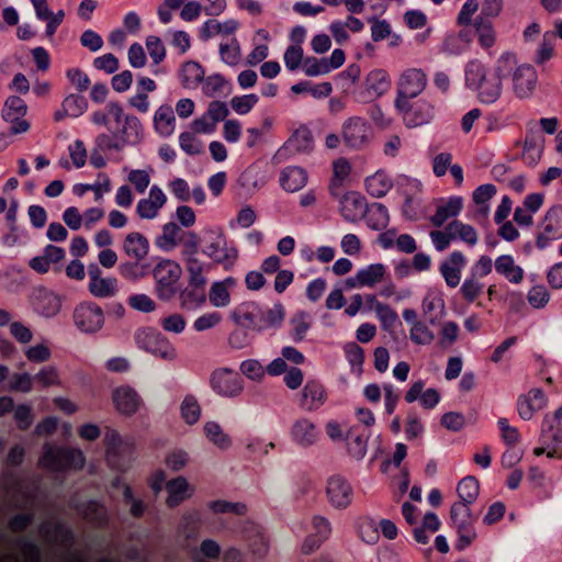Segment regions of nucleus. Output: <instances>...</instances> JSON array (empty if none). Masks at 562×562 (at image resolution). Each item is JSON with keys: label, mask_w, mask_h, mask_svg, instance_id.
<instances>
[{"label": "nucleus", "mask_w": 562, "mask_h": 562, "mask_svg": "<svg viewBox=\"0 0 562 562\" xmlns=\"http://www.w3.org/2000/svg\"><path fill=\"white\" fill-rule=\"evenodd\" d=\"M283 60L285 67L290 71L297 70L302 66V63L304 60V50L302 45L288 46L283 55Z\"/></svg>", "instance_id": "e2e57ef3"}, {"label": "nucleus", "mask_w": 562, "mask_h": 562, "mask_svg": "<svg viewBox=\"0 0 562 562\" xmlns=\"http://www.w3.org/2000/svg\"><path fill=\"white\" fill-rule=\"evenodd\" d=\"M90 293L95 297H111L117 292V279L114 277H102V271L97 266L89 267Z\"/></svg>", "instance_id": "b1692460"}, {"label": "nucleus", "mask_w": 562, "mask_h": 562, "mask_svg": "<svg viewBox=\"0 0 562 562\" xmlns=\"http://www.w3.org/2000/svg\"><path fill=\"white\" fill-rule=\"evenodd\" d=\"M85 462L86 459L80 449L57 448L46 443L44 446V453L38 461V465L47 471L60 472L82 469Z\"/></svg>", "instance_id": "39448f33"}, {"label": "nucleus", "mask_w": 562, "mask_h": 562, "mask_svg": "<svg viewBox=\"0 0 562 562\" xmlns=\"http://www.w3.org/2000/svg\"><path fill=\"white\" fill-rule=\"evenodd\" d=\"M548 404V397L541 389L535 387L517 398V412L521 419L530 420L536 413L542 411Z\"/></svg>", "instance_id": "412c9836"}, {"label": "nucleus", "mask_w": 562, "mask_h": 562, "mask_svg": "<svg viewBox=\"0 0 562 562\" xmlns=\"http://www.w3.org/2000/svg\"><path fill=\"white\" fill-rule=\"evenodd\" d=\"M505 0H465L458 15V26H472L479 45L486 52L495 46L497 33L493 23L504 11Z\"/></svg>", "instance_id": "f257e3e1"}, {"label": "nucleus", "mask_w": 562, "mask_h": 562, "mask_svg": "<svg viewBox=\"0 0 562 562\" xmlns=\"http://www.w3.org/2000/svg\"><path fill=\"white\" fill-rule=\"evenodd\" d=\"M167 203V195L156 184L151 186L148 198L140 199L136 205V214L142 220H153L159 215Z\"/></svg>", "instance_id": "5701e85b"}, {"label": "nucleus", "mask_w": 562, "mask_h": 562, "mask_svg": "<svg viewBox=\"0 0 562 562\" xmlns=\"http://www.w3.org/2000/svg\"><path fill=\"white\" fill-rule=\"evenodd\" d=\"M450 518L458 531V549L463 550L469 547L476 538L474 529V517L471 514L470 506L465 503H454L450 509Z\"/></svg>", "instance_id": "9d476101"}, {"label": "nucleus", "mask_w": 562, "mask_h": 562, "mask_svg": "<svg viewBox=\"0 0 562 562\" xmlns=\"http://www.w3.org/2000/svg\"><path fill=\"white\" fill-rule=\"evenodd\" d=\"M369 434L359 426H351L345 437L347 451L350 457L360 460L367 453Z\"/></svg>", "instance_id": "2f4dec72"}, {"label": "nucleus", "mask_w": 562, "mask_h": 562, "mask_svg": "<svg viewBox=\"0 0 562 562\" xmlns=\"http://www.w3.org/2000/svg\"><path fill=\"white\" fill-rule=\"evenodd\" d=\"M104 443L106 448V461L112 468L120 469L121 465L117 462V456L122 449L127 448L132 452V446L123 442L120 434L108 428L104 435Z\"/></svg>", "instance_id": "ea45409f"}, {"label": "nucleus", "mask_w": 562, "mask_h": 562, "mask_svg": "<svg viewBox=\"0 0 562 562\" xmlns=\"http://www.w3.org/2000/svg\"><path fill=\"white\" fill-rule=\"evenodd\" d=\"M83 519L101 526L105 519V508L97 502H89L82 509Z\"/></svg>", "instance_id": "0e129e2a"}, {"label": "nucleus", "mask_w": 562, "mask_h": 562, "mask_svg": "<svg viewBox=\"0 0 562 562\" xmlns=\"http://www.w3.org/2000/svg\"><path fill=\"white\" fill-rule=\"evenodd\" d=\"M211 385L223 396H236L243 391V380L231 369L215 370L211 376Z\"/></svg>", "instance_id": "aec40b11"}, {"label": "nucleus", "mask_w": 562, "mask_h": 562, "mask_svg": "<svg viewBox=\"0 0 562 562\" xmlns=\"http://www.w3.org/2000/svg\"><path fill=\"white\" fill-rule=\"evenodd\" d=\"M291 436L296 443L308 447L316 442L318 434L313 422L300 418L293 424Z\"/></svg>", "instance_id": "e433bc0d"}, {"label": "nucleus", "mask_w": 562, "mask_h": 562, "mask_svg": "<svg viewBox=\"0 0 562 562\" xmlns=\"http://www.w3.org/2000/svg\"><path fill=\"white\" fill-rule=\"evenodd\" d=\"M496 187L492 183H486L477 187L473 194L472 200L474 209L472 211V217L477 222L486 221L490 213V200L496 194Z\"/></svg>", "instance_id": "c756f323"}, {"label": "nucleus", "mask_w": 562, "mask_h": 562, "mask_svg": "<svg viewBox=\"0 0 562 562\" xmlns=\"http://www.w3.org/2000/svg\"><path fill=\"white\" fill-rule=\"evenodd\" d=\"M495 270L509 283L520 284L525 279L524 269L518 266L510 255H502L494 262Z\"/></svg>", "instance_id": "473e14b6"}, {"label": "nucleus", "mask_w": 562, "mask_h": 562, "mask_svg": "<svg viewBox=\"0 0 562 562\" xmlns=\"http://www.w3.org/2000/svg\"><path fill=\"white\" fill-rule=\"evenodd\" d=\"M326 496L335 508H347L352 502L353 490L345 477L333 475L326 484Z\"/></svg>", "instance_id": "6ab92c4d"}, {"label": "nucleus", "mask_w": 562, "mask_h": 562, "mask_svg": "<svg viewBox=\"0 0 562 562\" xmlns=\"http://www.w3.org/2000/svg\"><path fill=\"white\" fill-rule=\"evenodd\" d=\"M372 135L371 125L362 117H349L342 125V140L350 148H364L371 142Z\"/></svg>", "instance_id": "f8f14e48"}, {"label": "nucleus", "mask_w": 562, "mask_h": 562, "mask_svg": "<svg viewBox=\"0 0 562 562\" xmlns=\"http://www.w3.org/2000/svg\"><path fill=\"white\" fill-rule=\"evenodd\" d=\"M542 232L537 237V247L543 248L551 239L562 237V206H552L541 223Z\"/></svg>", "instance_id": "4be33fe9"}, {"label": "nucleus", "mask_w": 562, "mask_h": 562, "mask_svg": "<svg viewBox=\"0 0 562 562\" xmlns=\"http://www.w3.org/2000/svg\"><path fill=\"white\" fill-rule=\"evenodd\" d=\"M236 285V280L232 277L223 281L212 283L209 294L210 303L215 307H226L231 304V290Z\"/></svg>", "instance_id": "72a5a7b5"}, {"label": "nucleus", "mask_w": 562, "mask_h": 562, "mask_svg": "<svg viewBox=\"0 0 562 562\" xmlns=\"http://www.w3.org/2000/svg\"><path fill=\"white\" fill-rule=\"evenodd\" d=\"M368 211L366 198L357 191H348L339 199V213L341 217L351 224L363 220Z\"/></svg>", "instance_id": "f3484780"}, {"label": "nucleus", "mask_w": 562, "mask_h": 562, "mask_svg": "<svg viewBox=\"0 0 562 562\" xmlns=\"http://www.w3.org/2000/svg\"><path fill=\"white\" fill-rule=\"evenodd\" d=\"M427 74L420 68H407L401 72L396 82V98L394 101H404L416 98L427 87Z\"/></svg>", "instance_id": "9b49d317"}, {"label": "nucleus", "mask_w": 562, "mask_h": 562, "mask_svg": "<svg viewBox=\"0 0 562 562\" xmlns=\"http://www.w3.org/2000/svg\"><path fill=\"white\" fill-rule=\"evenodd\" d=\"M342 350L350 366L361 371L366 359L363 348L357 342L350 341L344 345Z\"/></svg>", "instance_id": "4d7b16f0"}, {"label": "nucleus", "mask_w": 562, "mask_h": 562, "mask_svg": "<svg viewBox=\"0 0 562 562\" xmlns=\"http://www.w3.org/2000/svg\"><path fill=\"white\" fill-rule=\"evenodd\" d=\"M450 229H452L454 240L460 239L470 247L476 245L479 240V234L476 229L461 221L452 220L450 222Z\"/></svg>", "instance_id": "8fccbe9b"}, {"label": "nucleus", "mask_w": 562, "mask_h": 562, "mask_svg": "<svg viewBox=\"0 0 562 562\" xmlns=\"http://www.w3.org/2000/svg\"><path fill=\"white\" fill-rule=\"evenodd\" d=\"M392 186V180L383 171H378L366 179V190L370 195L374 198H381L385 195Z\"/></svg>", "instance_id": "de8ad7c7"}, {"label": "nucleus", "mask_w": 562, "mask_h": 562, "mask_svg": "<svg viewBox=\"0 0 562 562\" xmlns=\"http://www.w3.org/2000/svg\"><path fill=\"white\" fill-rule=\"evenodd\" d=\"M204 431L207 438L220 448L224 449L231 445L228 436L223 432L218 424L214 422L206 423L204 426Z\"/></svg>", "instance_id": "338daca9"}, {"label": "nucleus", "mask_w": 562, "mask_h": 562, "mask_svg": "<svg viewBox=\"0 0 562 562\" xmlns=\"http://www.w3.org/2000/svg\"><path fill=\"white\" fill-rule=\"evenodd\" d=\"M66 252L64 248L47 245L43 254L40 256L33 257L29 261V267L38 274H45L50 270L52 265H57L65 259Z\"/></svg>", "instance_id": "c85d7f7f"}, {"label": "nucleus", "mask_w": 562, "mask_h": 562, "mask_svg": "<svg viewBox=\"0 0 562 562\" xmlns=\"http://www.w3.org/2000/svg\"><path fill=\"white\" fill-rule=\"evenodd\" d=\"M555 54V34L552 32H546L542 36V41L536 52L533 61L537 65H543L550 60Z\"/></svg>", "instance_id": "864d4df0"}, {"label": "nucleus", "mask_w": 562, "mask_h": 562, "mask_svg": "<svg viewBox=\"0 0 562 562\" xmlns=\"http://www.w3.org/2000/svg\"><path fill=\"white\" fill-rule=\"evenodd\" d=\"M201 241L200 236L192 231H183L176 222H168L162 225L161 233L156 236L155 245L165 252L173 251L181 247V254L187 250V245H194Z\"/></svg>", "instance_id": "0eeeda50"}, {"label": "nucleus", "mask_w": 562, "mask_h": 562, "mask_svg": "<svg viewBox=\"0 0 562 562\" xmlns=\"http://www.w3.org/2000/svg\"><path fill=\"white\" fill-rule=\"evenodd\" d=\"M284 316L285 310L281 303L274 304L271 308H262L256 302H245L233 312L237 324L257 331L280 327Z\"/></svg>", "instance_id": "7ed1b4c3"}, {"label": "nucleus", "mask_w": 562, "mask_h": 562, "mask_svg": "<svg viewBox=\"0 0 562 562\" xmlns=\"http://www.w3.org/2000/svg\"><path fill=\"white\" fill-rule=\"evenodd\" d=\"M145 45L150 59L155 65H159L166 58V47L160 37L149 35L146 37Z\"/></svg>", "instance_id": "052dcab7"}, {"label": "nucleus", "mask_w": 562, "mask_h": 562, "mask_svg": "<svg viewBox=\"0 0 562 562\" xmlns=\"http://www.w3.org/2000/svg\"><path fill=\"white\" fill-rule=\"evenodd\" d=\"M166 490L168 497L166 503L169 507H176L181 504L184 499L191 497L193 488L189 485L188 481L183 476H178L167 482Z\"/></svg>", "instance_id": "c9c22d12"}, {"label": "nucleus", "mask_w": 562, "mask_h": 562, "mask_svg": "<svg viewBox=\"0 0 562 562\" xmlns=\"http://www.w3.org/2000/svg\"><path fill=\"white\" fill-rule=\"evenodd\" d=\"M463 209V199L454 195L436 202L435 214L429 221L435 227H441L447 221L457 217Z\"/></svg>", "instance_id": "393cba45"}, {"label": "nucleus", "mask_w": 562, "mask_h": 562, "mask_svg": "<svg viewBox=\"0 0 562 562\" xmlns=\"http://www.w3.org/2000/svg\"><path fill=\"white\" fill-rule=\"evenodd\" d=\"M453 157L450 153H440L432 158V171L436 177H443L449 170L456 187L463 183V169L458 164H452Z\"/></svg>", "instance_id": "7c9ffc66"}, {"label": "nucleus", "mask_w": 562, "mask_h": 562, "mask_svg": "<svg viewBox=\"0 0 562 562\" xmlns=\"http://www.w3.org/2000/svg\"><path fill=\"white\" fill-rule=\"evenodd\" d=\"M495 72L499 77L510 78L512 91L519 99L529 98L536 91L538 85L536 68L529 64H518L514 53L505 52L498 57Z\"/></svg>", "instance_id": "f03ea898"}, {"label": "nucleus", "mask_w": 562, "mask_h": 562, "mask_svg": "<svg viewBox=\"0 0 562 562\" xmlns=\"http://www.w3.org/2000/svg\"><path fill=\"white\" fill-rule=\"evenodd\" d=\"M238 26L239 24L235 20L220 22L215 19H211L204 22L201 29V37L209 40L216 35H233L237 31Z\"/></svg>", "instance_id": "a19ab883"}, {"label": "nucleus", "mask_w": 562, "mask_h": 562, "mask_svg": "<svg viewBox=\"0 0 562 562\" xmlns=\"http://www.w3.org/2000/svg\"><path fill=\"white\" fill-rule=\"evenodd\" d=\"M497 425L501 431V437L507 446L515 447L520 441L521 436L519 430L516 427L510 426L507 418H499Z\"/></svg>", "instance_id": "69168bd1"}, {"label": "nucleus", "mask_w": 562, "mask_h": 562, "mask_svg": "<svg viewBox=\"0 0 562 562\" xmlns=\"http://www.w3.org/2000/svg\"><path fill=\"white\" fill-rule=\"evenodd\" d=\"M181 418L188 425H194L201 417V406L194 395L188 394L180 405Z\"/></svg>", "instance_id": "603ef678"}, {"label": "nucleus", "mask_w": 562, "mask_h": 562, "mask_svg": "<svg viewBox=\"0 0 562 562\" xmlns=\"http://www.w3.org/2000/svg\"><path fill=\"white\" fill-rule=\"evenodd\" d=\"M328 394L324 384L315 379H310L297 395V405L304 412H316L327 401Z\"/></svg>", "instance_id": "dca6fc26"}, {"label": "nucleus", "mask_w": 562, "mask_h": 562, "mask_svg": "<svg viewBox=\"0 0 562 562\" xmlns=\"http://www.w3.org/2000/svg\"><path fill=\"white\" fill-rule=\"evenodd\" d=\"M314 139L312 132L301 126L289 137L284 144V148L293 154L310 153L313 149Z\"/></svg>", "instance_id": "4c0bfd02"}, {"label": "nucleus", "mask_w": 562, "mask_h": 562, "mask_svg": "<svg viewBox=\"0 0 562 562\" xmlns=\"http://www.w3.org/2000/svg\"><path fill=\"white\" fill-rule=\"evenodd\" d=\"M27 113L25 101L18 95H10L4 101L2 119L11 124L10 133L13 135L26 133L31 124L24 119Z\"/></svg>", "instance_id": "ddd939ff"}, {"label": "nucleus", "mask_w": 562, "mask_h": 562, "mask_svg": "<svg viewBox=\"0 0 562 562\" xmlns=\"http://www.w3.org/2000/svg\"><path fill=\"white\" fill-rule=\"evenodd\" d=\"M201 241L194 245H187V250L181 254L187 272L188 282L206 284L205 273L212 268V263H204L198 257Z\"/></svg>", "instance_id": "a211bd4d"}, {"label": "nucleus", "mask_w": 562, "mask_h": 562, "mask_svg": "<svg viewBox=\"0 0 562 562\" xmlns=\"http://www.w3.org/2000/svg\"><path fill=\"white\" fill-rule=\"evenodd\" d=\"M175 114L170 105H161L155 112L154 125L161 136H169L175 131Z\"/></svg>", "instance_id": "a18cd8bd"}, {"label": "nucleus", "mask_w": 562, "mask_h": 562, "mask_svg": "<svg viewBox=\"0 0 562 562\" xmlns=\"http://www.w3.org/2000/svg\"><path fill=\"white\" fill-rule=\"evenodd\" d=\"M149 248V240L139 232L128 233L122 245L125 256L135 263L142 262L147 258Z\"/></svg>", "instance_id": "a878e982"}, {"label": "nucleus", "mask_w": 562, "mask_h": 562, "mask_svg": "<svg viewBox=\"0 0 562 562\" xmlns=\"http://www.w3.org/2000/svg\"><path fill=\"white\" fill-rule=\"evenodd\" d=\"M527 299L532 307L542 308L548 304L550 300V293L543 284H538L529 290Z\"/></svg>", "instance_id": "774afa93"}, {"label": "nucleus", "mask_w": 562, "mask_h": 562, "mask_svg": "<svg viewBox=\"0 0 562 562\" xmlns=\"http://www.w3.org/2000/svg\"><path fill=\"white\" fill-rule=\"evenodd\" d=\"M363 286L373 288L383 281L386 274V268L382 263H372L358 271Z\"/></svg>", "instance_id": "5fc2aeb1"}, {"label": "nucleus", "mask_w": 562, "mask_h": 562, "mask_svg": "<svg viewBox=\"0 0 562 562\" xmlns=\"http://www.w3.org/2000/svg\"><path fill=\"white\" fill-rule=\"evenodd\" d=\"M494 71V76L487 78L485 67L480 61H470L465 70V80L469 87L475 88L477 98L482 103L491 104L497 101L502 94V79Z\"/></svg>", "instance_id": "20e7f679"}, {"label": "nucleus", "mask_w": 562, "mask_h": 562, "mask_svg": "<svg viewBox=\"0 0 562 562\" xmlns=\"http://www.w3.org/2000/svg\"><path fill=\"white\" fill-rule=\"evenodd\" d=\"M484 293V284L474 276L467 278L460 286L459 294L467 304L482 306L480 297Z\"/></svg>", "instance_id": "c03bdc74"}, {"label": "nucleus", "mask_w": 562, "mask_h": 562, "mask_svg": "<svg viewBox=\"0 0 562 562\" xmlns=\"http://www.w3.org/2000/svg\"><path fill=\"white\" fill-rule=\"evenodd\" d=\"M351 172V165L346 158H338L333 162V176L328 184L329 194L338 198Z\"/></svg>", "instance_id": "58836bf2"}, {"label": "nucleus", "mask_w": 562, "mask_h": 562, "mask_svg": "<svg viewBox=\"0 0 562 562\" xmlns=\"http://www.w3.org/2000/svg\"><path fill=\"white\" fill-rule=\"evenodd\" d=\"M111 398L115 411L127 417L135 415L144 405L142 396L128 384L113 389Z\"/></svg>", "instance_id": "2eb2a0df"}, {"label": "nucleus", "mask_w": 562, "mask_h": 562, "mask_svg": "<svg viewBox=\"0 0 562 562\" xmlns=\"http://www.w3.org/2000/svg\"><path fill=\"white\" fill-rule=\"evenodd\" d=\"M363 218L368 227L373 231L384 229L390 221L387 209L381 203L368 204V211Z\"/></svg>", "instance_id": "49530a36"}, {"label": "nucleus", "mask_w": 562, "mask_h": 562, "mask_svg": "<svg viewBox=\"0 0 562 562\" xmlns=\"http://www.w3.org/2000/svg\"><path fill=\"white\" fill-rule=\"evenodd\" d=\"M541 436H548L552 441L562 443V406L544 416Z\"/></svg>", "instance_id": "37998d69"}, {"label": "nucleus", "mask_w": 562, "mask_h": 562, "mask_svg": "<svg viewBox=\"0 0 562 562\" xmlns=\"http://www.w3.org/2000/svg\"><path fill=\"white\" fill-rule=\"evenodd\" d=\"M135 342L138 348L165 360L176 358V349L170 341L157 329L151 327L140 328L135 334Z\"/></svg>", "instance_id": "1a4fd4ad"}, {"label": "nucleus", "mask_w": 562, "mask_h": 562, "mask_svg": "<svg viewBox=\"0 0 562 562\" xmlns=\"http://www.w3.org/2000/svg\"><path fill=\"white\" fill-rule=\"evenodd\" d=\"M181 276L182 268L177 261L159 259L153 269L156 295L162 301L171 300L177 293V284Z\"/></svg>", "instance_id": "423d86ee"}, {"label": "nucleus", "mask_w": 562, "mask_h": 562, "mask_svg": "<svg viewBox=\"0 0 562 562\" xmlns=\"http://www.w3.org/2000/svg\"><path fill=\"white\" fill-rule=\"evenodd\" d=\"M279 180L285 191L296 192L306 186L308 176L305 169L290 166L281 171Z\"/></svg>", "instance_id": "f704fd0d"}, {"label": "nucleus", "mask_w": 562, "mask_h": 562, "mask_svg": "<svg viewBox=\"0 0 562 562\" xmlns=\"http://www.w3.org/2000/svg\"><path fill=\"white\" fill-rule=\"evenodd\" d=\"M457 493L460 502L465 503L468 506L473 504L480 494V483L475 476L469 475L463 477L457 486Z\"/></svg>", "instance_id": "09e8293b"}, {"label": "nucleus", "mask_w": 562, "mask_h": 562, "mask_svg": "<svg viewBox=\"0 0 562 562\" xmlns=\"http://www.w3.org/2000/svg\"><path fill=\"white\" fill-rule=\"evenodd\" d=\"M206 284L188 282L187 286L179 292V306L183 311H195L206 302Z\"/></svg>", "instance_id": "bb28decb"}, {"label": "nucleus", "mask_w": 562, "mask_h": 562, "mask_svg": "<svg viewBox=\"0 0 562 562\" xmlns=\"http://www.w3.org/2000/svg\"><path fill=\"white\" fill-rule=\"evenodd\" d=\"M409 339L417 346H427L434 341L435 334L425 322L420 321L411 326Z\"/></svg>", "instance_id": "6e6d98bb"}, {"label": "nucleus", "mask_w": 562, "mask_h": 562, "mask_svg": "<svg viewBox=\"0 0 562 562\" xmlns=\"http://www.w3.org/2000/svg\"><path fill=\"white\" fill-rule=\"evenodd\" d=\"M74 321L81 331L95 333L104 324V314L97 303L83 302L75 308Z\"/></svg>", "instance_id": "4468645a"}, {"label": "nucleus", "mask_w": 562, "mask_h": 562, "mask_svg": "<svg viewBox=\"0 0 562 562\" xmlns=\"http://www.w3.org/2000/svg\"><path fill=\"white\" fill-rule=\"evenodd\" d=\"M430 239L437 251H445L454 240L450 223L443 229H434L429 233Z\"/></svg>", "instance_id": "13d9d810"}, {"label": "nucleus", "mask_w": 562, "mask_h": 562, "mask_svg": "<svg viewBox=\"0 0 562 562\" xmlns=\"http://www.w3.org/2000/svg\"><path fill=\"white\" fill-rule=\"evenodd\" d=\"M395 109L401 114L407 127H418L431 122L436 106L427 99L394 101Z\"/></svg>", "instance_id": "6e6552de"}, {"label": "nucleus", "mask_w": 562, "mask_h": 562, "mask_svg": "<svg viewBox=\"0 0 562 562\" xmlns=\"http://www.w3.org/2000/svg\"><path fill=\"white\" fill-rule=\"evenodd\" d=\"M220 56L222 61L228 66L235 67L241 60L240 44L236 37H232L229 42L220 44Z\"/></svg>", "instance_id": "3c124183"}, {"label": "nucleus", "mask_w": 562, "mask_h": 562, "mask_svg": "<svg viewBox=\"0 0 562 562\" xmlns=\"http://www.w3.org/2000/svg\"><path fill=\"white\" fill-rule=\"evenodd\" d=\"M467 265V259L461 251H452L449 257L441 262L439 270L449 288H456L460 283L462 269Z\"/></svg>", "instance_id": "cd10ccee"}, {"label": "nucleus", "mask_w": 562, "mask_h": 562, "mask_svg": "<svg viewBox=\"0 0 562 562\" xmlns=\"http://www.w3.org/2000/svg\"><path fill=\"white\" fill-rule=\"evenodd\" d=\"M179 144L183 151L190 156H196L203 153V143L194 135V133L184 132L179 136Z\"/></svg>", "instance_id": "680f3d73"}, {"label": "nucleus", "mask_w": 562, "mask_h": 562, "mask_svg": "<svg viewBox=\"0 0 562 562\" xmlns=\"http://www.w3.org/2000/svg\"><path fill=\"white\" fill-rule=\"evenodd\" d=\"M179 76L184 88L194 89L203 81L204 69L199 63L189 60L181 66Z\"/></svg>", "instance_id": "79ce46f5"}, {"label": "nucleus", "mask_w": 562, "mask_h": 562, "mask_svg": "<svg viewBox=\"0 0 562 562\" xmlns=\"http://www.w3.org/2000/svg\"><path fill=\"white\" fill-rule=\"evenodd\" d=\"M459 334L460 327L456 322H445L439 330V345L442 348L451 347L458 340Z\"/></svg>", "instance_id": "bf43d9fd"}]
</instances>
